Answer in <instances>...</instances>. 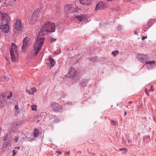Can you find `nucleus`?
<instances>
[{
	"mask_svg": "<svg viewBox=\"0 0 156 156\" xmlns=\"http://www.w3.org/2000/svg\"><path fill=\"white\" fill-rule=\"evenodd\" d=\"M55 30L54 23L47 22L42 26L40 31L39 33L34 47V55L36 56L41 49L45 40V35L48 32H54Z\"/></svg>",
	"mask_w": 156,
	"mask_h": 156,
	"instance_id": "f257e3e1",
	"label": "nucleus"
},
{
	"mask_svg": "<svg viewBox=\"0 0 156 156\" xmlns=\"http://www.w3.org/2000/svg\"><path fill=\"white\" fill-rule=\"evenodd\" d=\"M10 21V18L7 14L3 13L2 15L0 29L3 32L5 33L8 32Z\"/></svg>",
	"mask_w": 156,
	"mask_h": 156,
	"instance_id": "f03ea898",
	"label": "nucleus"
},
{
	"mask_svg": "<svg viewBox=\"0 0 156 156\" xmlns=\"http://www.w3.org/2000/svg\"><path fill=\"white\" fill-rule=\"evenodd\" d=\"M18 51L16 45L12 43L10 51V54L12 61L13 62H16L18 60Z\"/></svg>",
	"mask_w": 156,
	"mask_h": 156,
	"instance_id": "7ed1b4c3",
	"label": "nucleus"
},
{
	"mask_svg": "<svg viewBox=\"0 0 156 156\" xmlns=\"http://www.w3.org/2000/svg\"><path fill=\"white\" fill-rule=\"evenodd\" d=\"M106 8V5L101 1L98 2L96 4L94 12H97L98 11L105 9Z\"/></svg>",
	"mask_w": 156,
	"mask_h": 156,
	"instance_id": "20e7f679",
	"label": "nucleus"
},
{
	"mask_svg": "<svg viewBox=\"0 0 156 156\" xmlns=\"http://www.w3.org/2000/svg\"><path fill=\"white\" fill-rule=\"evenodd\" d=\"M51 108L56 112H60L62 108V106L55 102H53L51 103Z\"/></svg>",
	"mask_w": 156,
	"mask_h": 156,
	"instance_id": "39448f33",
	"label": "nucleus"
},
{
	"mask_svg": "<svg viewBox=\"0 0 156 156\" xmlns=\"http://www.w3.org/2000/svg\"><path fill=\"white\" fill-rule=\"evenodd\" d=\"M66 76L70 77L73 76V78H78L79 77V76H77L76 70L74 68H71L70 69L68 73H67Z\"/></svg>",
	"mask_w": 156,
	"mask_h": 156,
	"instance_id": "423d86ee",
	"label": "nucleus"
},
{
	"mask_svg": "<svg viewBox=\"0 0 156 156\" xmlns=\"http://www.w3.org/2000/svg\"><path fill=\"white\" fill-rule=\"evenodd\" d=\"M15 29L18 31H20L22 30V25L21 22L19 19H16L14 24Z\"/></svg>",
	"mask_w": 156,
	"mask_h": 156,
	"instance_id": "0eeeda50",
	"label": "nucleus"
},
{
	"mask_svg": "<svg viewBox=\"0 0 156 156\" xmlns=\"http://www.w3.org/2000/svg\"><path fill=\"white\" fill-rule=\"evenodd\" d=\"M137 57L139 60L141 62H144L148 59V56L146 55L138 54Z\"/></svg>",
	"mask_w": 156,
	"mask_h": 156,
	"instance_id": "6e6552de",
	"label": "nucleus"
},
{
	"mask_svg": "<svg viewBox=\"0 0 156 156\" xmlns=\"http://www.w3.org/2000/svg\"><path fill=\"white\" fill-rule=\"evenodd\" d=\"M30 40V39L27 37H26L24 39L23 42V46L22 47L23 50H24V48L28 44Z\"/></svg>",
	"mask_w": 156,
	"mask_h": 156,
	"instance_id": "1a4fd4ad",
	"label": "nucleus"
},
{
	"mask_svg": "<svg viewBox=\"0 0 156 156\" xmlns=\"http://www.w3.org/2000/svg\"><path fill=\"white\" fill-rule=\"evenodd\" d=\"M122 143L123 145L125 146L127 145V143L126 141L128 143H131L132 142V140L130 139L129 137L127 135H126L125 137V138L123 137L122 139Z\"/></svg>",
	"mask_w": 156,
	"mask_h": 156,
	"instance_id": "9d476101",
	"label": "nucleus"
},
{
	"mask_svg": "<svg viewBox=\"0 0 156 156\" xmlns=\"http://www.w3.org/2000/svg\"><path fill=\"white\" fill-rule=\"evenodd\" d=\"M155 62L153 61L146 62L145 63L147 69H150L151 68H153L154 64Z\"/></svg>",
	"mask_w": 156,
	"mask_h": 156,
	"instance_id": "9b49d317",
	"label": "nucleus"
},
{
	"mask_svg": "<svg viewBox=\"0 0 156 156\" xmlns=\"http://www.w3.org/2000/svg\"><path fill=\"white\" fill-rule=\"evenodd\" d=\"M73 7V5L71 4L66 5L64 6V11L66 13H67Z\"/></svg>",
	"mask_w": 156,
	"mask_h": 156,
	"instance_id": "f8f14e48",
	"label": "nucleus"
},
{
	"mask_svg": "<svg viewBox=\"0 0 156 156\" xmlns=\"http://www.w3.org/2000/svg\"><path fill=\"white\" fill-rule=\"evenodd\" d=\"M36 88L33 87L31 88L30 90L28 89L26 90V92L30 94L33 95L34 92L36 91Z\"/></svg>",
	"mask_w": 156,
	"mask_h": 156,
	"instance_id": "ddd939ff",
	"label": "nucleus"
},
{
	"mask_svg": "<svg viewBox=\"0 0 156 156\" xmlns=\"http://www.w3.org/2000/svg\"><path fill=\"white\" fill-rule=\"evenodd\" d=\"M38 13L37 10H35L32 16V19L36 20L38 17Z\"/></svg>",
	"mask_w": 156,
	"mask_h": 156,
	"instance_id": "4468645a",
	"label": "nucleus"
},
{
	"mask_svg": "<svg viewBox=\"0 0 156 156\" xmlns=\"http://www.w3.org/2000/svg\"><path fill=\"white\" fill-rule=\"evenodd\" d=\"M85 16L83 15H77L76 16V18L78 20L80 21L82 20H86Z\"/></svg>",
	"mask_w": 156,
	"mask_h": 156,
	"instance_id": "2eb2a0df",
	"label": "nucleus"
},
{
	"mask_svg": "<svg viewBox=\"0 0 156 156\" xmlns=\"http://www.w3.org/2000/svg\"><path fill=\"white\" fill-rule=\"evenodd\" d=\"M91 0H79L80 3L83 5H89L90 4Z\"/></svg>",
	"mask_w": 156,
	"mask_h": 156,
	"instance_id": "dca6fc26",
	"label": "nucleus"
},
{
	"mask_svg": "<svg viewBox=\"0 0 156 156\" xmlns=\"http://www.w3.org/2000/svg\"><path fill=\"white\" fill-rule=\"evenodd\" d=\"M51 55H50L49 56V60L50 62V63L51 65V67H53L55 64V61L51 57Z\"/></svg>",
	"mask_w": 156,
	"mask_h": 156,
	"instance_id": "f3484780",
	"label": "nucleus"
},
{
	"mask_svg": "<svg viewBox=\"0 0 156 156\" xmlns=\"http://www.w3.org/2000/svg\"><path fill=\"white\" fill-rule=\"evenodd\" d=\"M88 80H83L81 81V85L82 87H84L86 86Z\"/></svg>",
	"mask_w": 156,
	"mask_h": 156,
	"instance_id": "a211bd4d",
	"label": "nucleus"
},
{
	"mask_svg": "<svg viewBox=\"0 0 156 156\" xmlns=\"http://www.w3.org/2000/svg\"><path fill=\"white\" fill-rule=\"evenodd\" d=\"M39 134V132L38 129H35L34 130L33 136L34 137L36 138L38 137Z\"/></svg>",
	"mask_w": 156,
	"mask_h": 156,
	"instance_id": "6ab92c4d",
	"label": "nucleus"
},
{
	"mask_svg": "<svg viewBox=\"0 0 156 156\" xmlns=\"http://www.w3.org/2000/svg\"><path fill=\"white\" fill-rule=\"evenodd\" d=\"M150 137L148 136H146L144 137L143 139L144 142L146 143L150 141Z\"/></svg>",
	"mask_w": 156,
	"mask_h": 156,
	"instance_id": "aec40b11",
	"label": "nucleus"
},
{
	"mask_svg": "<svg viewBox=\"0 0 156 156\" xmlns=\"http://www.w3.org/2000/svg\"><path fill=\"white\" fill-rule=\"evenodd\" d=\"M13 128L12 129V130L13 131H14L16 130L18 128L17 125L16 123H14L13 124H12Z\"/></svg>",
	"mask_w": 156,
	"mask_h": 156,
	"instance_id": "412c9836",
	"label": "nucleus"
},
{
	"mask_svg": "<svg viewBox=\"0 0 156 156\" xmlns=\"http://www.w3.org/2000/svg\"><path fill=\"white\" fill-rule=\"evenodd\" d=\"M5 101L4 100L0 98V107H3L4 106Z\"/></svg>",
	"mask_w": 156,
	"mask_h": 156,
	"instance_id": "4be33fe9",
	"label": "nucleus"
},
{
	"mask_svg": "<svg viewBox=\"0 0 156 156\" xmlns=\"http://www.w3.org/2000/svg\"><path fill=\"white\" fill-rule=\"evenodd\" d=\"M32 108L31 110L32 111H37V106L36 105H33L31 106Z\"/></svg>",
	"mask_w": 156,
	"mask_h": 156,
	"instance_id": "5701e85b",
	"label": "nucleus"
},
{
	"mask_svg": "<svg viewBox=\"0 0 156 156\" xmlns=\"http://www.w3.org/2000/svg\"><path fill=\"white\" fill-rule=\"evenodd\" d=\"M119 51L118 50H115L112 52V54L114 56H115L116 54H118Z\"/></svg>",
	"mask_w": 156,
	"mask_h": 156,
	"instance_id": "b1692460",
	"label": "nucleus"
},
{
	"mask_svg": "<svg viewBox=\"0 0 156 156\" xmlns=\"http://www.w3.org/2000/svg\"><path fill=\"white\" fill-rule=\"evenodd\" d=\"M119 150L122 151V153L123 154H125L127 151V149L124 148L120 149Z\"/></svg>",
	"mask_w": 156,
	"mask_h": 156,
	"instance_id": "393cba45",
	"label": "nucleus"
},
{
	"mask_svg": "<svg viewBox=\"0 0 156 156\" xmlns=\"http://www.w3.org/2000/svg\"><path fill=\"white\" fill-rule=\"evenodd\" d=\"M97 58V57H91L90 58V60L93 62H94Z\"/></svg>",
	"mask_w": 156,
	"mask_h": 156,
	"instance_id": "a878e982",
	"label": "nucleus"
},
{
	"mask_svg": "<svg viewBox=\"0 0 156 156\" xmlns=\"http://www.w3.org/2000/svg\"><path fill=\"white\" fill-rule=\"evenodd\" d=\"M26 136H23L21 137L20 140V142H23V141L26 138Z\"/></svg>",
	"mask_w": 156,
	"mask_h": 156,
	"instance_id": "bb28decb",
	"label": "nucleus"
},
{
	"mask_svg": "<svg viewBox=\"0 0 156 156\" xmlns=\"http://www.w3.org/2000/svg\"><path fill=\"white\" fill-rule=\"evenodd\" d=\"M19 137L18 136H16L14 138V140L15 142L17 143L18 142Z\"/></svg>",
	"mask_w": 156,
	"mask_h": 156,
	"instance_id": "cd10ccee",
	"label": "nucleus"
},
{
	"mask_svg": "<svg viewBox=\"0 0 156 156\" xmlns=\"http://www.w3.org/2000/svg\"><path fill=\"white\" fill-rule=\"evenodd\" d=\"M118 30L119 31H121L122 30V27L121 26L119 25L117 28Z\"/></svg>",
	"mask_w": 156,
	"mask_h": 156,
	"instance_id": "c85d7f7f",
	"label": "nucleus"
},
{
	"mask_svg": "<svg viewBox=\"0 0 156 156\" xmlns=\"http://www.w3.org/2000/svg\"><path fill=\"white\" fill-rule=\"evenodd\" d=\"M56 41V39H54L53 38H52L51 39V43L53 42H55Z\"/></svg>",
	"mask_w": 156,
	"mask_h": 156,
	"instance_id": "c756f323",
	"label": "nucleus"
},
{
	"mask_svg": "<svg viewBox=\"0 0 156 156\" xmlns=\"http://www.w3.org/2000/svg\"><path fill=\"white\" fill-rule=\"evenodd\" d=\"M13 156H14L16 154V152L14 150H12Z\"/></svg>",
	"mask_w": 156,
	"mask_h": 156,
	"instance_id": "7c9ffc66",
	"label": "nucleus"
},
{
	"mask_svg": "<svg viewBox=\"0 0 156 156\" xmlns=\"http://www.w3.org/2000/svg\"><path fill=\"white\" fill-rule=\"evenodd\" d=\"M154 90V89L153 88V86L151 85V89L149 90V91L151 92V91H153Z\"/></svg>",
	"mask_w": 156,
	"mask_h": 156,
	"instance_id": "2f4dec72",
	"label": "nucleus"
},
{
	"mask_svg": "<svg viewBox=\"0 0 156 156\" xmlns=\"http://www.w3.org/2000/svg\"><path fill=\"white\" fill-rule=\"evenodd\" d=\"M10 96H8V97H7V98H8V99H10V98L12 96V92H10Z\"/></svg>",
	"mask_w": 156,
	"mask_h": 156,
	"instance_id": "473e14b6",
	"label": "nucleus"
},
{
	"mask_svg": "<svg viewBox=\"0 0 156 156\" xmlns=\"http://www.w3.org/2000/svg\"><path fill=\"white\" fill-rule=\"evenodd\" d=\"M111 124L112 125H115L116 123L114 121L112 120L111 121Z\"/></svg>",
	"mask_w": 156,
	"mask_h": 156,
	"instance_id": "72a5a7b5",
	"label": "nucleus"
},
{
	"mask_svg": "<svg viewBox=\"0 0 156 156\" xmlns=\"http://www.w3.org/2000/svg\"><path fill=\"white\" fill-rule=\"evenodd\" d=\"M147 38V36H143L142 37L141 39L143 40Z\"/></svg>",
	"mask_w": 156,
	"mask_h": 156,
	"instance_id": "f704fd0d",
	"label": "nucleus"
},
{
	"mask_svg": "<svg viewBox=\"0 0 156 156\" xmlns=\"http://www.w3.org/2000/svg\"><path fill=\"white\" fill-rule=\"evenodd\" d=\"M20 111L19 109L16 110V114H18L19 113Z\"/></svg>",
	"mask_w": 156,
	"mask_h": 156,
	"instance_id": "c9c22d12",
	"label": "nucleus"
},
{
	"mask_svg": "<svg viewBox=\"0 0 156 156\" xmlns=\"http://www.w3.org/2000/svg\"><path fill=\"white\" fill-rule=\"evenodd\" d=\"M4 148H5V147H4V145H3L2 146V151H5V149H4Z\"/></svg>",
	"mask_w": 156,
	"mask_h": 156,
	"instance_id": "e433bc0d",
	"label": "nucleus"
},
{
	"mask_svg": "<svg viewBox=\"0 0 156 156\" xmlns=\"http://www.w3.org/2000/svg\"><path fill=\"white\" fill-rule=\"evenodd\" d=\"M15 108L16 110L19 109V106L17 105H16L15 106Z\"/></svg>",
	"mask_w": 156,
	"mask_h": 156,
	"instance_id": "4c0bfd02",
	"label": "nucleus"
},
{
	"mask_svg": "<svg viewBox=\"0 0 156 156\" xmlns=\"http://www.w3.org/2000/svg\"><path fill=\"white\" fill-rule=\"evenodd\" d=\"M15 149H18V150H20V147H15Z\"/></svg>",
	"mask_w": 156,
	"mask_h": 156,
	"instance_id": "58836bf2",
	"label": "nucleus"
},
{
	"mask_svg": "<svg viewBox=\"0 0 156 156\" xmlns=\"http://www.w3.org/2000/svg\"><path fill=\"white\" fill-rule=\"evenodd\" d=\"M56 153L57 155H58L61 153V152L59 151H56Z\"/></svg>",
	"mask_w": 156,
	"mask_h": 156,
	"instance_id": "ea45409f",
	"label": "nucleus"
},
{
	"mask_svg": "<svg viewBox=\"0 0 156 156\" xmlns=\"http://www.w3.org/2000/svg\"><path fill=\"white\" fill-rule=\"evenodd\" d=\"M4 78L6 80H9V78H7V77H6V76H4Z\"/></svg>",
	"mask_w": 156,
	"mask_h": 156,
	"instance_id": "a19ab883",
	"label": "nucleus"
},
{
	"mask_svg": "<svg viewBox=\"0 0 156 156\" xmlns=\"http://www.w3.org/2000/svg\"><path fill=\"white\" fill-rule=\"evenodd\" d=\"M66 154H67V155H69V152H67L66 153Z\"/></svg>",
	"mask_w": 156,
	"mask_h": 156,
	"instance_id": "79ce46f5",
	"label": "nucleus"
},
{
	"mask_svg": "<svg viewBox=\"0 0 156 156\" xmlns=\"http://www.w3.org/2000/svg\"><path fill=\"white\" fill-rule=\"evenodd\" d=\"M134 34H137L136 32V31H134Z\"/></svg>",
	"mask_w": 156,
	"mask_h": 156,
	"instance_id": "37998d69",
	"label": "nucleus"
},
{
	"mask_svg": "<svg viewBox=\"0 0 156 156\" xmlns=\"http://www.w3.org/2000/svg\"><path fill=\"white\" fill-rule=\"evenodd\" d=\"M128 103L129 104H131V103H132V102L130 101H129Z\"/></svg>",
	"mask_w": 156,
	"mask_h": 156,
	"instance_id": "c03bdc74",
	"label": "nucleus"
},
{
	"mask_svg": "<svg viewBox=\"0 0 156 156\" xmlns=\"http://www.w3.org/2000/svg\"><path fill=\"white\" fill-rule=\"evenodd\" d=\"M124 114H125V115H126V112H124Z\"/></svg>",
	"mask_w": 156,
	"mask_h": 156,
	"instance_id": "a18cd8bd",
	"label": "nucleus"
},
{
	"mask_svg": "<svg viewBox=\"0 0 156 156\" xmlns=\"http://www.w3.org/2000/svg\"><path fill=\"white\" fill-rule=\"evenodd\" d=\"M112 0H107V1H111Z\"/></svg>",
	"mask_w": 156,
	"mask_h": 156,
	"instance_id": "49530a36",
	"label": "nucleus"
},
{
	"mask_svg": "<svg viewBox=\"0 0 156 156\" xmlns=\"http://www.w3.org/2000/svg\"><path fill=\"white\" fill-rule=\"evenodd\" d=\"M27 105L28 106H30V105L29 104H28Z\"/></svg>",
	"mask_w": 156,
	"mask_h": 156,
	"instance_id": "de8ad7c7",
	"label": "nucleus"
},
{
	"mask_svg": "<svg viewBox=\"0 0 156 156\" xmlns=\"http://www.w3.org/2000/svg\"><path fill=\"white\" fill-rule=\"evenodd\" d=\"M145 91H146V89L145 90Z\"/></svg>",
	"mask_w": 156,
	"mask_h": 156,
	"instance_id": "09e8293b",
	"label": "nucleus"
}]
</instances>
